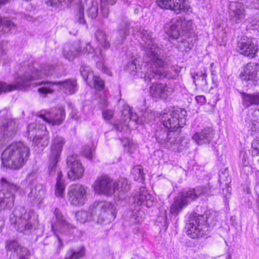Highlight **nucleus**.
Wrapping results in <instances>:
<instances>
[{"mask_svg":"<svg viewBox=\"0 0 259 259\" xmlns=\"http://www.w3.org/2000/svg\"><path fill=\"white\" fill-rule=\"evenodd\" d=\"M139 32L143 41L141 44L145 50L144 58H145L149 62V67H151L152 71H154L153 65H159V68H158V70H156V72L152 73L151 74H148L149 72H147L145 74L144 77L146 79L150 80L154 76H159L161 75L166 76L168 79L173 78V75L166 70V63L159 57L158 53L160 50L157 44L155 43L154 39L152 37L151 32L146 30L145 28L141 27Z\"/></svg>","mask_w":259,"mask_h":259,"instance_id":"nucleus-1","label":"nucleus"},{"mask_svg":"<svg viewBox=\"0 0 259 259\" xmlns=\"http://www.w3.org/2000/svg\"><path fill=\"white\" fill-rule=\"evenodd\" d=\"M30 155L29 148L21 142L11 144L3 152L2 159L3 164L13 169L22 168Z\"/></svg>","mask_w":259,"mask_h":259,"instance_id":"nucleus-2","label":"nucleus"},{"mask_svg":"<svg viewBox=\"0 0 259 259\" xmlns=\"http://www.w3.org/2000/svg\"><path fill=\"white\" fill-rule=\"evenodd\" d=\"M12 224L17 225V230L24 234H28L38 224V215L33 211L26 212L22 207H17L10 216Z\"/></svg>","mask_w":259,"mask_h":259,"instance_id":"nucleus-3","label":"nucleus"},{"mask_svg":"<svg viewBox=\"0 0 259 259\" xmlns=\"http://www.w3.org/2000/svg\"><path fill=\"white\" fill-rule=\"evenodd\" d=\"M54 69L52 65L47 66L40 70L33 72L31 75L25 74L15 80L14 84H7L0 81V93L22 89L30 85V82L33 79L41 78L44 76H49L53 74L52 71Z\"/></svg>","mask_w":259,"mask_h":259,"instance_id":"nucleus-4","label":"nucleus"},{"mask_svg":"<svg viewBox=\"0 0 259 259\" xmlns=\"http://www.w3.org/2000/svg\"><path fill=\"white\" fill-rule=\"evenodd\" d=\"M54 214L55 221L51 224V230L57 238L58 247L60 249L63 246V242H68L67 237L73 233L75 228L65 219L58 208L55 209Z\"/></svg>","mask_w":259,"mask_h":259,"instance_id":"nucleus-5","label":"nucleus"},{"mask_svg":"<svg viewBox=\"0 0 259 259\" xmlns=\"http://www.w3.org/2000/svg\"><path fill=\"white\" fill-rule=\"evenodd\" d=\"M207 192V189L202 187L183 190L175 198L170 208V212L174 215H177L184 207L188 205L192 201Z\"/></svg>","mask_w":259,"mask_h":259,"instance_id":"nucleus-6","label":"nucleus"},{"mask_svg":"<svg viewBox=\"0 0 259 259\" xmlns=\"http://www.w3.org/2000/svg\"><path fill=\"white\" fill-rule=\"evenodd\" d=\"M207 226L206 215L194 212L190 214L186 223V233L189 237L193 239L201 237L205 234Z\"/></svg>","mask_w":259,"mask_h":259,"instance_id":"nucleus-7","label":"nucleus"},{"mask_svg":"<svg viewBox=\"0 0 259 259\" xmlns=\"http://www.w3.org/2000/svg\"><path fill=\"white\" fill-rule=\"evenodd\" d=\"M89 210L92 215L98 217V222L106 224L114 220L116 215L113 205L104 201L95 202L90 205Z\"/></svg>","mask_w":259,"mask_h":259,"instance_id":"nucleus-8","label":"nucleus"},{"mask_svg":"<svg viewBox=\"0 0 259 259\" xmlns=\"http://www.w3.org/2000/svg\"><path fill=\"white\" fill-rule=\"evenodd\" d=\"M187 111L185 109L178 108L161 115V121L167 129L175 131L182 127L186 123Z\"/></svg>","mask_w":259,"mask_h":259,"instance_id":"nucleus-9","label":"nucleus"},{"mask_svg":"<svg viewBox=\"0 0 259 259\" xmlns=\"http://www.w3.org/2000/svg\"><path fill=\"white\" fill-rule=\"evenodd\" d=\"M88 188L79 184H74L68 188V201L72 205H82L87 200Z\"/></svg>","mask_w":259,"mask_h":259,"instance_id":"nucleus-10","label":"nucleus"},{"mask_svg":"<svg viewBox=\"0 0 259 259\" xmlns=\"http://www.w3.org/2000/svg\"><path fill=\"white\" fill-rule=\"evenodd\" d=\"M65 143L64 139L60 136H56L52 141L49 161V170L51 174L55 171Z\"/></svg>","mask_w":259,"mask_h":259,"instance_id":"nucleus-11","label":"nucleus"},{"mask_svg":"<svg viewBox=\"0 0 259 259\" xmlns=\"http://www.w3.org/2000/svg\"><path fill=\"white\" fill-rule=\"evenodd\" d=\"M145 61V64L143 67L140 68V69L141 70V71H137V67L136 66V63L135 61L133 60L130 62H128L126 65V69L128 71L129 73H130L134 76H136L137 74V76H139L141 78H142L144 79L145 81L150 82L152 81V79H159L161 78H167L166 76L164 75H159V76H154L150 78V80L146 79L145 77V74L147 72H148L149 74H151L152 73L154 72H156V70H158V68H159V65H153V70L154 71H152L151 67H149L148 64L149 62L147 60H146L145 58H144Z\"/></svg>","mask_w":259,"mask_h":259,"instance_id":"nucleus-12","label":"nucleus"},{"mask_svg":"<svg viewBox=\"0 0 259 259\" xmlns=\"http://www.w3.org/2000/svg\"><path fill=\"white\" fill-rule=\"evenodd\" d=\"M114 182L107 175L98 177L94 182L93 187L96 193L111 195L115 192Z\"/></svg>","mask_w":259,"mask_h":259,"instance_id":"nucleus-13","label":"nucleus"},{"mask_svg":"<svg viewBox=\"0 0 259 259\" xmlns=\"http://www.w3.org/2000/svg\"><path fill=\"white\" fill-rule=\"evenodd\" d=\"M38 116L49 124L59 125L64 120L66 114L63 107L53 108L49 112L38 114Z\"/></svg>","mask_w":259,"mask_h":259,"instance_id":"nucleus-14","label":"nucleus"},{"mask_svg":"<svg viewBox=\"0 0 259 259\" xmlns=\"http://www.w3.org/2000/svg\"><path fill=\"white\" fill-rule=\"evenodd\" d=\"M67 175L69 179L75 181L82 178L84 168L76 156H69L67 159Z\"/></svg>","mask_w":259,"mask_h":259,"instance_id":"nucleus-15","label":"nucleus"},{"mask_svg":"<svg viewBox=\"0 0 259 259\" xmlns=\"http://www.w3.org/2000/svg\"><path fill=\"white\" fill-rule=\"evenodd\" d=\"M157 5L161 8L170 9L176 14H179L182 11L189 12L190 6L186 3L185 0H157Z\"/></svg>","mask_w":259,"mask_h":259,"instance_id":"nucleus-16","label":"nucleus"},{"mask_svg":"<svg viewBox=\"0 0 259 259\" xmlns=\"http://www.w3.org/2000/svg\"><path fill=\"white\" fill-rule=\"evenodd\" d=\"M228 13L230 20L231 22L235 24L241 23L246 16L243 4L238 2H231L230 3Z\"/></svg>","mask_w":259,"mask_h":259,"instance_id":"nucleus-17","label":"nucleus"},{"mask_svg":"<svg viewBox=\"0 0 259 259\" xmlns=\"http://www.w3.org/2000/svg\"><path fill=\"white\" fill-rule=\"evenodd\" d=\"M236 50L245 56L252 58L257 51V47L250 38L242 36L237 40Z\"/></svg>","mask_w":259,"mask_h":259,"instance_id":"nucleus-18","label":"nucleus"},{"mask_svg":"<svg viewBox=\"0 0 259 259\" xmlns=\"http://www.w3.org/2000/svg\"><path fill=\"white\" fill-rule=\"evenodd\" d=\"M44 130L45 132H47L46 126L45 125H41L40 130L39 127H37L36 123H32L28 125L27 132L28 136L30 138H33V142L39 146H46L48 144L49 140L44 137H42L40 133L43 132Z\"/></svg>","mask_w":259,"mask_h":259,"instance_id":"nucleus-19","label":"nucleus"},{"mask_svg":"<svg viewBox=\"0 0 259 259\" xmlns=\"http://www.w3.org/2000/svg\"><path fill=\"white\" fill-rule=\"evenodd\" d=\"M151 96L155 99H166L174 92V89L162 83H153L150 88Z\"/></svg>","mask_w":259,"mask_h":259,"instance_id":"nucleus-20","label":"nucleus"},{"mask_svg":"<svg viewBox=\"0 0 259 259\" xmlns=\"http://www.w3.org/2000/svg\"><path fill=\"white\" fill-rule=\"evenodd\" d=\"M259 71V65L255 62L247 63L243 70L240 73V77L243 80H255Z\"/></svg>","mask_w":259,"mask_h":259,"instance_id":"nucleus-21","label":"nucleus"},{"mask_svg":"<svg viewBox=\"0 0 259 259\" xmlns=\"http://www.w3.org/2000/svg\"><path fill=\"white\" fill-rule=\"evenodd\" d=\"M214 135L213 130L211 128L207 127L196 132L193 136L192 139L198 145L208 144L213 139Z\"/></svg>","mask_w":259,"mask_h":259,"instance_id":"nucleus-22","label":"nucleus"},{"mask_svg":"<svg viewBox=\"0 0 259 259\" xmlns=\"http://www.w3.org/2000/svg\"><path fill=\"white\" fill-rule=\"evenodd\" d=\"M52 84L62 86L63 88L70 94H74L76 91V80L74 79H68L62 81H41L38 85Z\"/></svg>","mask_w":259,"mask_h":259,"instance_id":"nucleus-23","label":"nucleus"},{"mask_svg":"<svg viewBox=\"0 0 259 259\" xmlns=\"http://www.w3.org/2000/svg\"><path fill=\"white\" fill-rule=\"evenodd\" d=\"M18 120L16 119H7L3 122L1 129L4 137H11L14 135L18 128Z\"/></svg>","mask_w":259,"mask_h":259,"instance_id":"nucleus-24","label":"nucleus"},{"mask_svg":"<svg viewBox=\"0 0 259 259\" xmlns=\"http://www.w3.org/2000/svg\"><path fill=\"white\" fill-rule=\"evenodd\" d=\"M194 43L192 37L182 35L180 36V39H177V43L175 45L180 51L187 52L193 48Z\"/></svg>","mask_w":259,"mask_h":259,"instance_id":"nucleus-25","label":"nucleus"},{"mask_svg":"<svg viewBox=\"0 0 259 259\" xmlns=\"http://www.w3.org/2000/svg\"><path fill=\"white\" fill-rule=\"evenodd\" d=\"M122 114L125 115H127V118H129L130 120L135 121L138 124H141L143 122L142 118L138 117L137 114L133 113L130 107H127L126 109L124 110ZM144 118L145 119L143 122H148L153 119L154 115L152 113H149L145 112L144 114Z\"/></svg>","mask_w":259,"mask_h":259,"instance_id":"nucleus-26","label":"nucleus"},{"mask_svg":"<svg viewBox=\"0 0 259 259\" xmlns=\"http://www.w3.org/2000/svg\"><path fill=\"white\" fill-rule=\"evenodd\" d=\"M135 200L138 204L145 205L147 207H150L153 204L151 195L144 187L140 188L139 194L135 197Z\"/></svg>","mask_w":259,"mask_h":259,"instance_id":"nucleus-27","label":"nucleus"},{"mask_svg":"<svg viewBox=\"0 0 259 259\" xmlns=\"http://www.w3.org/2000/svg\"><path fill=\"white\" fill-rule=\"evenodd\" d=\"M7 255L11 257L14 253L17 254H27L28 250L26 248L22 247L16 240H11L7 243Z\"/></svg>","mask_w":259,"mask_h":259,"instance_id":"nucleus-28","label":"nucleus"},{"mask_svg":"<svg viewBox=\"0 0 259 259\" xmlns=\"http://www.w3.org/2000/svg\"><path fill=\"white\" fill-rule=\"evenodd\" d=\"M240 93L242 99V104L246 108H248L251 105L259 104V92L256 94H248L245 92Z\"/></svg>","mask_w":259,"mask_h":259,"instance_id":"nucleus-29","label":"nucleus"},{"mask_svg":"<svg viewBox=\"0 0 259 259\" xmlns=\"http://www.w3.org/2000/svg\"><path fill=\"white\" fill-rule=\"evenodd\" d=\"M81 49L78 44L73 46H67L64 48V56L65 58L71 61L81 54Z\"/></svg>","mask_w":259,"mask_h":259,"instance_id":"nucleus-30","label":"nucleus"},{"mask_svg":"<svg viewBox=\"0 0 259 259\" xmlns=\"http://www.w3.org/2000/svg\"><path fill=\"white\" fill-rule=\"evenodd\" d=\"M14 205V198L10 192H5V191H0V207L11 208Z\"/></svg>","mask_w":259,"mask_h":259,"instance_id":"nucleus-31","label":"nucleus"},{"mask_svg":"<svg viewBox=\"0 0 259 259\" xmlns=\"http://www.w3.org/2000/svg\"><path fill=\"white\" fill-rule=\"evenodd\" d=\"M167 30V33L169 36L171 40L179 39L181 34L180 25L178 24V18L175 20H173Z\"/></svg>","mask_w":259,"mask_h":259,"instance_id":"nucleus-32","label":"nucleus"},{"mask_svg":"<svg viewBox=\"0 0 259 259\" xmlns=\"http://www.w3.org/2000/svg\"><path fill=\"white\" fill-rule=\"evenodd\" d=\"M95 37L99 44L104 49L110 47V42L108 39V36L102 30L98 29L95 32Z\"/></svg>","mask_w":259,"mask_h":259,"instance_id":"nucleus-33","label":"nucleus"},{"mask_svg":"<svg viewBox=\"0 0 259 259\" xmlns=\"http://www.w3.org/2000/svg\"><path fill=\"white\" fill-rule=\"evenodd\" d=\"M57 175L55 188V194L58 197H62L65 188V181L62 178V173L61 171L58 172Z\"/></svg>","mask_w":259,"mask_h":259,"instance_id":"nucleus-34","label":"nucleus"},{"mask_svg":"<svg viewBox=\"0 0 259 259\" xmlns=\"http://www.w3.org/2000/svg\"><path fill=\"white\" fill-rule=\"evenodd\" d=\"M44 190L40 184L36 185L31 189L29 194V197L33 199L36 201H40L42 200L44 195Z\"/></svg>","mask_w":259,"mask_h":259,"instance_id":"nucleus-35","label":"nucleus"},{"mask_svg":"<svg viewBox=\"0 0 259 259\" xmlns=\"http://www.w3.org/2000/svg\"><path fill=\"white\" fill-rule=\"evenodd\" d=\"M115 191H119L125 193L130 189L128 181L125 178H120L118 181L114 182Z\"/></svg>","mask_w":259,"mask_h":259,"instance_id":"nucleus-36","label":"nucleus"},{"mask_svg":"<svg viewBox=\"0 0 259 259\" xmlns=\"http://www.w3.org/2000/svg\"><path fill=\"white\" fill-rule=\"evenodd\" d=\"M116 0H100L101 11L103 16L107 18L109 13V6L114 5Z\"/></svg>","mask_w":259,"mask_h":259,"instance_id":"nucleus-37","label":"nucleus"},{"mask_svg":"<svg viewBox=\"0 0 259 259\" xmlns=\"http://www.w3.org/2000/svg\"><path fill=\"white\" fill-rule=\"evenodd\" d=\"M1 182L3 186L6 188L5 192L11 193L14 198V193L18 191L19 189V186L13 183L9 182L5 178H4L1 179Z\"/></svg>","mask_w":259,"mask_h":259,"instance_id":"nucleus-38","label":"nucleus"},{"mask_svg":"<svg viewBox=\"0 0 259 259\" xmlns=\"http://www.w3.org/2000/svg\"><path fill=\"white\" fill-rule=\"evenodd\" d=\"M16 25L7 18H2L0 17V32L5 28L4 31L8 32L13 27H15Z\"/></svg>","mask_w":259,"mask_h":259,"instance_id":"nucleus-39","label":"nucleus"},{"mask_svg":"<svg viewBox=\"0 0 259 259\" xmlns=\"http://www.w3.org/2000/svg\"><path fill=\"white\" fill-rule=\"evenodd\" d=\"M178 24L180 25V30L183 32L189 31L192 28V21L186 20L184 18L179 17Z\"/></svg>","mask_w":259,"mask_h":259,"instance_id":"nucleus-40","label":"nucleus"},{"mask_svg":"<svg viewBox=\"0 0 259 259\" xmlns=\"http://www.w3.org/2000/svg\"><path fill=\"white\" fill-rule=\"evenodd\" d=\"M168 131L165 130H157L155 134V137L157 142L161 145H164L168 136Z\"/></svg>","mask_w":259,"mask_h":259,"instance_id":"nucleus-41","label":"nucleus"},{"mask_svg":"<svg viewBox=\"0 0 259 259\" xmlns=\"http://www.w3.org/2000/svg\"><path fill=\"white\" fill-rule=\"evenodd\" d=\"M174 131L170 130L168 131V136L166 140V143L164 146L169 148L172 145H175L177 142V134L174 132Z\"/></svg>","mask_w":259,"mask_h":259,"instance_id":"nucleus-42","label":"nucleus"},{"mask_svg":"<svg viewBox=\"0 0 259 259\" xmlns=\"http://www.w3.org/2000/svg\"><path fill=\"white\" fill-rule=\"evenodd\" d=\"M119 32L120 36V40H118V44H121L125 40L126 37L130 33L129 25L128 24L124 23L119 29Z\"/></svg>","mask_w":259,"mask_h":259,"instance_id":"nucleus-43","label":"nucleus"},{"mask_svg":"<svg viewBox=\"0 0 259 259\" xmlns=\"http://www.w3.org/2000/svg\"><path fill=\"white\" fill-rule=\"evenodd\" d=\"M132 174L134 175V179L135 180L144 181L145 178L143 170L139 166L135 167L133 169Z\"/></svg>","mask_w":259,"mask_h":259,"instance_id":"nucleus-44","label":"nucleus"},{"mask_svg":"<svg viewBox=\"0 0 259 259\" xmlns=\"http://www.w3.org/2000/svg\"><path fill=\"white\" fill-rule=\"evenodd\" d=\"M75 217L77 221L84 223L89 219L90 214L88 211L82 210L77 212Z\"/></svg>","mask_w":259,"mask_h":259,"instance_id":"nucleus-45","label":"nucleus"},{"mask_svg":"<svg viewBox=\"0 0 259 259\" xmlns=\"http://www.w3.org/2000/svg\"><path fill=\"white\" fill-rule=\"evenodd\" d=\"M80 72L81 76L84 80L86 81L89 77H93L94 76L90 67L88 66H81L80 69Z\"/></svg>","mask_w":259,"mask_h":259,"instance_id":"nucleus-46","label":"nucleus"},{"mask_svg":"<svg viewBox=\"0 0 259 259\" xmlns=\"http://www.w3.org/2000/svg\"><path fill=\"white\" fill-rule=\"evenodd\" d=\"M70 254L68 257H66L65 259H78L83 256L84 254V248L82 247L79 250L74 251L71 250L70 251Z\"/></svg>","mask_w":259,"mask_h":259,"instance_id":"nucleus-47","label":"nucleus"},{"mask_svg":"<svg viewBox=\"0 0 259 259\" xmlns=\"http://www.w3.org/2000/svg\"><path fill=\"white\" fill-rule=\"evenodd\" d=\"M93 85L94 88L98 90H102L104 88V81L100 77L93 76Z\"/></svg>","mask_w":259,"mask_h":259,"instance_id":"nucleus-48","label":"nucleus"},{"mask_svg":"<svg viewBox=\"0 0 259 259\" xmlns=\"http://www.w3.org/2000/svg\"><path fill=\"white\" fill-rule=\"evenodd\" d=\"M90 3L92 4L91 7L89 8L87 10V13L89 17L92 19L95 18L98 14V8L96 5L94 4L92 0L90 1Z\"/></svg>","mask_w":259,"mask_h":259,"instance_id":"nucleus-49","label":"nucleus"},{"mask_svg":"<svg viewBox=\"0 0 259 259\" xmlns=\"http://www.w3.org/2000/svg\"><path fill=\"white\" fill-rule=\"evenodd\" d=\"M77 17L80 23H85V20L84 18V7L81 3H80L78 5Z\"/></svg>","mask_w":259,"mask_h":259,"instance_id":"nucleus-50","label":"nucleus"},{"mask_svg":"<svg viewBox=\"0 0 259 259\" xmlns=\"http://www.w3.org/2000/svg\"><path fill=\"white\" fill-rule=\"evenodd\" d=\"M78 46H80V48L81 49V53H93L94 52V49L90 44H80Z\"/></svg>","mask_w":259,"mask_h":259,"instance_id":"nucleus-51","label":"nucleus"},{"mask_svg":"<svg viewBox=\"0 0 259 259\" xmlns=\"http://www.w3.org/2000/svg\"><path fill=\"white\" fill-rule=\"evenodd\" d=\"M196 76L201 77L202 78V80H204V81L206 83V78L207 75L206 74V70L204 68H203L200 72L197 71L192 75V77L194 80L196 79Z\"/></svg>","mask_w":259,"mask_h":259,"instance_id":"nucleus-52","label":"nucleus"},{"mask_svg":"<svg viewBox=\"0 0 259 259\" xmlns=\"http://www.w3.org/2000/svg\"><path fill=\"white\" fill-rule=\"evenodd\" d=\"M38 92L41 95H46L47 94L53 93L54 89L50 87H44L38 89Z\"/></svg>","mask_w":259,"mask_h":259,"instance_id":"nucleus-53","label":"nucleus"},{"mask_svg":"<svg viewBox=\"0 0 259 259\" xmlns=\"http://www.w3.org/2000/svg\"><path fill=\"white\" fill-rule=\"evenodd\" d=\"M113 115V111L110 110H104L102 112V116L104 119L110 120Z\"/></svg>","mask_w":259,"mask_h":259,"instance_id":"nucleus-54","label":"nucleus"},{"mask_svg":"<svg viewBox=\"0 0 259 259\" xmlns=\"http://www.w3.org/2000/svg\"><path fill=\"white\" fill-rule=\"evenodd\" d=\"M83 155L88 158L91 159L92 157V151L89 146H85L83 149Z\"/></svg>","mask_w":259,"mask_h":259,"instance_id":"nucleus-55","label":"nucleus"},{"mask_svg":"<svg viewBox=\"0 0 259 259\" xmlns=\"http://www.w3.org/2000/svg\"><path fill=\"white\" fill-rule=\"evenodd\" d=\"M27 254H17L16 253H14L11 257H9V259H28Z\"/></svg>","mask_w":259,"mask_h":259,"instance_id":"nucleus-56","label":"nucleus"},{"mask_svg":"<svg viewBox=\"0 0 259 259\" xmlns=\"http://www.w3.org/2000/svg\"><path fill=\"white\" fill-rule=\"evenodd\" d=\"M195 99L197 103L201 104H204L206 102L205 97L203 95L197 96L195 97Z\"/></svg>","mask_w":259,"mask_h":259,"instance_id":"nucleus-57","label":"nucleus"},{"mask_svg":"<svg viewBox=\"0 0 259 259\" xmlns=\"http://www.w3.org/2000/svg\"><path fill=\"white\" fill-rule=\"evenodd\" d=\"M223 193L225 197L227 199L231 195V188L229 186H227L223 189Z\"/></svg>","mask_w":259,"mask_h":259,"instance_id":"nucleus-58","label":"nucleus"},{"mask_svg":"<svg viewBox=\"0 0 259 259\" xmlns=\"http://www.w3.org/2000/svg\"><path fill=\"white\" fill-rule=\"evenodd\" d=\"M100 105L101 107H105L108 105V102L106 97H104L100 99Z\"/></svg>","mask_w":259,"mask_h":259,"instance_id":"nucleus-59","label":"nucleus"},{"mask_svg":"<svg viewBox=\"0 0 259 259\" xmlns=\"http://www.w3.org/2000/svg\"><path fill=\"white\" fill-rule=\"evenodd\" d=\"M114 128L117 131H121L122 129V127L120 125H118L117 124H114Z\"/></svg>","mask_w":259,"mask_h":259,"instance_id":"nucleus-60","label":"nucleus"},{"mask_svg":"<svg viewBox=\"0 0 259 259\" xmlns=\"http://www.w3.org/2000/svg\"><path fill=\"white\" fill-rule=\"evenodd\" d=\"M9 0H0V7L8 3Z\"/></svg>","mask_w":259,"mask_h":259,"instance_id":"nucleus-61","label":"nucleus"},{"mask_svg":"<svg viewBox=\"0 0 259 259\" xmlns=\"http://www.w3.org/2000/svg\"><path fill=\"white\" fill-rule=\"evenodd\" d=\"M4 225V221L2 219H0V229L3 227Z\"/></svg>","mask_w":259,"mask_h":259,"instance_id":"nucleus-62","label":"nucleus"},{"mask_svg":"<svg viewBox=\"0 0 259 259\" xmlns=\"http://www.w3.org/2000/svg\"><path fill=\"white\" fill-rule=\"evenodd\" d=\"M226 259H232L231 255H229L228 257L226 258Z\"/></svg>","mask_w":259,"mask_h":259,"instance_id":"nucleus-63","label":"nucleus"},{"mask_svg":"<svg viewBox=\"0 0 259 259\" xmlns=\"http://www.w3.org/2000/svg\"><path fill=\"white\" fill-rule=\"evenodd\" d=\"M253 113L254 114H257V113H259V110H257L256 111H254Z\"/></svg>","mask_w":259,"mask_h":259,"instance_id":"nucleus-64","label":"nucleus"}]
</instances>
